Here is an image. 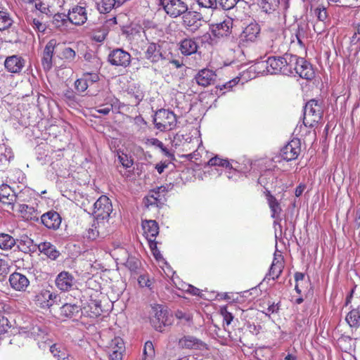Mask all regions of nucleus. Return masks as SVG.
Returning a JSON list of instances; mask_svg holds the SVG:
<instances>
[{
    "label": "nucleus",
    "instance_id": "1",
    "mask_svg": "<svg viewBox=\"0 0 360 360\" xmlns=\"http://www.w3.org/2000/svg\"><path fill=\"white\" fill-rule=\"evenodd\" d=\"M323 112L321 102L316 99L308 101L304 108L303 125L314 127L321 120Z\"/></svg>",
    "mask_w": 360,
    "mask_h": 360
},
{
    "label": "nucleus",
    "instance_id": "2",
    "mask_svg": "<svg viewBox=\"0 0 360 360\" xmlns=\"http://www.w3.org/2000/svg\"><path fill=\"white\" fill-rule=\"evenodd\" d=\"M153 123L160 131H168L176 128L177 118L172 111L162 108L155 113Z\"/></svg>",
    "mask_w": 360,
    "mask_h": 360
},
{
    "label": "nucleus",
    "instance_id": "3",
    "mask_svg": "<svg viewBox=\"0 0 360 360\" xmlns=\"http://www.w3.org/2000/svg\"><path fill=\"white\" fill-rule=\"evenodd\" d=\"M112 210V205L110 198L106 195H101L94 203L92 213L98 222V221H105L108 224V220Z\"/></svg>",
    "mask_w": 360,
    "mask_h": 360
},
{
    "label": "nucleus",
    "instance_id": "4",
    "mask_svg": "<svg viewBox=\"0 0 360 360\" xmlns=\"http://www.w3.org/2000/svg\"><path fill=\"white\" fill-rule=\"evenodd\" d=\"M25 194L23 191L15 194L7 184L0 186V202L11 211L15 210L18 201H25Z\"/></svg>",
    "mask_w": 360,
    "mask_h": 360
},
{
    "label": "nucleus",
    "instance_id": "5",
    "mask_svg": "<svg viewBox=\"0 0 360 360\" xmlns=\"http://www.w3.org/2000/svg\"><path fill=\"white\" fill-rule=\"evenodd\" d=\"M160 4L172 18H177L188 11L187 4L182 0H160Z\"/></svg>",
    "mask_w": 360,
    "mask_h": 360
},
{
    "label": "nucleus",
    "instance_id": "6",
    "mask_svg": "<svg viewBox=\"0 0 360 360\" xmlns=\"http://www.w3.org/2000/svg\"><path fill=\"white\" fill-rule=\"evenodd\" d=\"M257 69L266 68V72L270 74L281 73L283 75V59L282 56H271L265 61L256 64Z\"/></svg>",
    "mask_w": 360,
    "mask_h": 360
},
{
    "label": "nucleus",
    "instance_id": "7",
    "mask_svg": "<svg viewBox=\"0 0 360 360\" xmlns=\"http://www.w3.org/2000/svg\"><path fill=\"white\" fill-rule=\"evenodd\" d=\"M108 60L112 65L126 68L130 65L131 55L122 49H115L110 52Z\"/></svg>",
    "mask_w": 360,
    "mask_h": 360
},
{
    "label": "nucleus",
    "instance_id": "8",
    "mask_svg": "<svg viewBox=\"0 0 360 360\" xmlns=\"http://www.w3.org/2000/svg\"><path fill=\"white\" fill-rule=\"evenodd\" d=\"M301 152V142L298 139H293L289 141L281 150V156L286 161L297 159Z\"/></svg>",
    "mask_w": 360,
    "mask_h": 360
},
{
    "label": "nucleus",
    "instance_id": "9",
    "mask_svg": "<svg viewBox=\"0 0 360 360\" xmlns=\"http://www.w3.org/2000/svg\"><path fill=\"white\" fill-rule=\"evenodd\" d=\"M25 201H18L15 207L20 216L27 221H39V216L37 210L31 205L25 203Z\"/></svg>",
    "mask_w": 360,
    "mask_h": 360
},
{
    "label": "nucleus",
    "instance_id": "10",
    "mask_svg": "<svg viewBox=\"0 0 360 360\" xmlns=\"http://www.w3.org/2000/svg\"><path fill=\"white\" fill-rule=\"evenodd\" d=\"M8 282L12 289L18 292H25L30 286L27 277L19 272H14L9 276Z\"/></svg>",
    "mask_w": 360,
    "mask_h": 360
},
{
    "label": "nucleus",
    "instance_id": "11",
    "mask_svg": "<svg viewBox=\"0 0 360 360\" xmlns=\"http://www.w3.org/2000/svg\"><path fill=\"white\" fill-rule=\"evenodd\" d=\"M345 320L352 328L354 339H360V308L350 311Z\"/></svg>",
    "mask_w": 360,
    "mask_h": 360
},
{
    "label": "nucleus",
    "instance_id": "12",
    "mask_svg": "<svg viewBox=\"0 0 360 360\" xmlns=\"http://www.w3.org/2000/svg\"><path fill=\"white\" fill-rule=\"evenodd\" d=\"M124 352V344L122 338L117 337L112 339L108 346V352L111 360H122Z\"/></svg>",
    "mask_w": 360,
    "mask_h": 360
},
{
    "label": "nucleus",
    "instance_id": "13",
    "mask_svg": "<svg viewBox=\"0 0 360 360\" xmlns=\"http://www.w3.org/2000/svg\"><path fill=\"white\" fill-rule=\"evenodd\" d=\"M41 222L49 229L56 230L61 224V217L60 214L53 210L49 211L43 214L39 217Z\"/></svg>",
    "mask_w": 360,
    "mask_h": 360
},
{
    "label": "nucleus",
    "instance_id": "14",
    "mask_svg": "<svg viewBox=\"0 0 360 360\" xmlns=\"http://www.w3.org/2000/svg\"><path fill=\"white\" fill-rule=\"evenodd\" d=\"M233 19L227 17L222 22L212 25V33L214 37H227L231 32Z\"/></svg>",
    "mask_w": 360,
    "mask_h": 360
},
{
    "label": "nucleus",
    "instance_id": "15",
    "mask_svg": "<svg viewBox=\"0 0 360 360\" xmlns=\"http://www.w3.org/2000/svg\"><path fill=\"white\" fill-rule=\"evenodd\" d=\"M75 279L68 271H61L56 278V285L61 291H69L75 285Z\"/></svg>",
    "mask_w": 360,
    "mask_h": 360
},
{
    "label": "nucleus",
    "instance_id": "16",
    "mask_svg": "<svg viewBox=\"0 0 360 360\" xmlns=\"http://www.w3.org/2000/svg\"><path fill=\"white\" fill-rule=\"evenodd\" d=\"M179 346L182 349H203L206 344L194 336L184 335L179 340Z\"/></svg>",
    "mask_w": 360,
    "mask_h": 360
},
{
    "label": "nucleus",
    "instance_id": "17",
    "mask_svg": "<svg viewBox=\"0 0 360 360\" xmlns=\"http://www.w3.org/2000/svg\"><path fill=\"white\" fill-rule=\"evenodd\" d=\"M56 298V295L51 292L49 290H42L35 295L34 300L36 304L40 307L49 308L54 304V300Z\"/></svg>",
    "mask_w": 360,
    "mask_h": 360
},
{
    "label": "nucleus",
    "instance_id": "18",
    "mask_svg": "<svg viewBox=\"0 0 360 360\" xmlns=\"http://www.w3.org/2000/svg\"><path fill=\"white\" fill-rule=\"evenodd\" d=\"M68 18L69 22L72 24L75 25H83L87 20L86 8L79 6L72 8L68 14Z\"/></svg>",
    "mask_w": 360,
    "mask_h": 360
},
{
    "label": "nucleus",
    "instance_id": "19",
    "mask_svg": "<svg viewBox=\"0 0 360 360\" xmlns=\"http://www.w3.org/2000/svg\"><path fill=\"white\" fill-rule=\"evenodd\" d=\"M314 75V72L311 65L304 58L299 57L295 71V76L298 75L301 78L311 79L313 78Z\"/></svg>",
    "mask_w": 360,
    "mask_h": 360
},
{
    "label": "nucleus",
    "instance_id": "20",
    "mask_svg": "<svg viewBox=\"0 0 360 360\" xmlns=\"http://www.w3.org/2000/svg\"><path fill=\"white\" fill-rule=\"evenodd\" d=\"M216 77L214 71L205 68L197 73L195 79L198 85L205 87L213 84Z\"/></svg>",
    "mask_w": 360,
    "mask_h": 360
},
{
    "label": "nucleus",
    "instance_id": "21",
    "mask_svg": "<svg viewBox=\"0 0 360 360\" xmlns=\"http://www.w3.org/2000/svg\"><path fill=\"white\" fill-rule=\"evenodd\" d=\"M56 46L54 40H50L44 49L41 64L45 71H49L52 68V58Z\"/></svg>",
    "mask_w": 360,
    "mask_h": 360
},
{
    "label": "nucleus",
    "instance_id": "22",
    "mask_svg": "<svg viewBox=\"0 0 360 360\" xmlns=\"http://www.w3.org/2000/svg\"><path fill=\"white\" fill-rule=\"evenodd\" d=\"M145 57L153 63H158L160 60L165 59L161 46L155 43H150L148 44L146 51H145Z\"/></svg>",
    "mask_w": 360,
    "mask_h": 360
},
{
    "label": "nucleus",
    "instance_id": "23",
    "mask_svg": "<svg viewBox=\"0 0 360 360\" xmlns=\"http://www.w3.org/2000/svg\"><path fill=\"white\" fill-rule=\"evenodd\" d=\"M4 65L6 69L12 73L20 72L25 65V60L18 56H11L6 58Z\"/></svg>",
    "mask_w": 360,
    "mask_h": 360
},
{
    "label": "nucleus",
    "instance_id": "24",
    "mask_svg": "<svg viewBox=\"0 0 360 360\" xmlns=\"http://www.w3.org/2000/svg\"><path fill=\"white\" fill-rule=\"evenodd\" d=\"M298 56L291 53H285L283 56V75L288 76H295L297 63H298Z\"/></svg>",
    "mask_w": 360,
    "mask_h": 360
},
{
    "label": "nucleus",
    "instance_id": "25",
    "mask_svg": "<svg viewBox=\"0 0 360 360\" xmlns=\"http://www.w3.org/2000/svg\"><path fill=\"white\" fill-rule=\"evenodd\" d=\"M270 51L274 53H286L288 43L285 42V37L283 34H276L268 44Z\"/></svg>",
    "mask_w": 360,
    "mask_h": 360
},
{
    "label": "nucleus",
    "instance_id": "26",
    "mask_svg": "<svg viewBox=\"0 0 360 360\" xmlns=\"http://www.w3.org/2000/svg\"><path fill=\"white\" fill-rule=\"evenodd\" d=\"M260 33V26L257 22H251L244 29L240 34V39L245 41L253 42Z\"/></svg>",
    "mask_w": 360,
    "mask_h": 360
},
{
    "label": "nucleus",
    "instance_id": "27",
    "mask_svg": "<svg viewBox=\"0 0 360 360\" xmlns=\"http://www.w3.org/2000/svg\"><path fill=\"white\" fill-rule=\"evenodd\" d=\"M105 221H99L96 220L91 226L86 231V237L90 240H95L98 236H105L106 231L105 230Z\"/></svg>",
    "mask_w": 360,
    "mask_h": 360
},
{
    "label": "nucleus",
    "instance_id": "28",
    "mask_svg": "<svg viewBox=\"0 0 360 360\" xmlns=\"http://www.w3.org/2000/svg\"><path fill=\"white\" fill-rule=\"evenodd\" d=\"M34 247H37L40 252L53 260L56 259L60 255L59 251L50 242H43L39 245H34Z\"/></svg>",
    "mask_w": 360,
    "mask_h": 360
},
{
    "label": "nucleus",
    "instance_id": "29",
    "mask_svg": "<svg viewBox=\"0 0 360 360\" xmlns=\"http://www.w3.org/2000/svg\"><path fill=\"white\" fill-rule=\"evenodd\" d=\"M82 313L81 307L75 304L66 303L60 308L61 315L70 319H77L81 316Z\"/></svg>",
    "mask_w": 360,
    "mask_h": 360
},
{
    "label": "nucleus",
    "instance_id": "30",
    "mask_svg": "<svg viewBox=\"0 0 360 360\" xmlns=\"http://www.w3.org/2000/svg\"><path fill=\"white\" fill-rule=\"evenodd\" d=\"M265 195L271 212V217L274 219L278 218L282 211L280 203L278 202L276 198L271 195L269 191H266Z\"/></svg>",
    "mask_w": 360,
    "mask_h": 360
},
{
    "label": "nucleus",
    "instance_id": "31",
    "mask_svg": "<svg viewBox=\"0 0 360 360\" xmlns=\"http://www.w3.org/2000/svg\"><path fill=\"white\" fill-rule=\"evenodd\" d=\"M179 50L185 56H190L196 53L198 45L196 41L192 39H184L180 43Z\"/></svg>",
    "mask_w": 360,
    "mask_h": 360
},
{
    "label": "nucleus",
    "instance_id": "32",
    "mask_svg": "<svg viewBox=\"0 0 360 360\" xmlns=\"http://www.w3.org/2000/svg\"><path fill=\"white\" fill-rule=\"evenodd\" d=\"M143 229L146 238H155L159 233V226L154 220H146L142 222Z\"/></svg>",
    "mask_w": 360,
    "mask_h": 360
},
{
    "label": "nucleus",
    "instance_id": "33",
    "mask_svg": "<svg viewBox=\"0 0 360 360\" xmlns=\"http://www.w3.org/2000/svg\"><path fill=\"white\" fill-rule=\"evenodd\" d=\"M154 311L155 313L151 319V322L157 330L162 331V327L166 325V311H164L162 309L158 310V308H155Z\"/></svg>",
    "mask_w": 360,
    "mask_h": 360
},
{
    "label": "nucleus",
    "instance_id": "34",
    "mask_svg": "<svg viewBox=\"0 0 360 360\" xmlns=\"http://www.w3.org/2000/svg\"><path fill=\"white\" fill-rule=\"evenodd\" d=\"M13 158L11 150L4 145H0V171L6 168Z\"/></svg>",
    "mask_w": 360,
    "mask_h": 360
},
{
    "label": "nucleus",
    "instance_id": "35",
    "mask_svg": "<svg viewBox=\"0 0 360 360\" xmlns=\"http://www.w3.org/2000/svg\"><path fill=\"white\" fill-rule=\"evenodd\" d=\"M283 267L284 265L282 259H278L275 257L270 266L269 275L271 276L273 280L277 279L281 274Z\"/></svg>",
    "mask_w": 360,
    "mask_h": 360
},
{
    "label": "nucleus",
    "instance_id": "36",
    "mask_svg": "<svg viewBox=\"0 0 360 360\" xmlns=\"http://www.w3.org/2000/svg\"><path fill=\"white\" fill-rule=\"evenodd\" d=\"M50 352L58 360H72L67 351L60 345L54 344L50 347Z\"/></svg>",
    "mask_w": 360,
    "mask_h": 360
},
{
    "label": "nucleus",
    "instance_id": "37",
    "mask_svg": "<svg viewBox=\"0 0 360 360\" xmlns=\"http://www.w3.org/2000/svg\"><path fill=\"white\" fill-rule=\"evenodd\" d=\"M84 310L90 317H97L100 316L102 312L101 305L94 300H91L88 306L84 307Z\"/></svg>",
    "mask_w": 360,
    "mask_h": 360
},
{
    "label": "nucleus",
    "instance_id": "38",
    "mask_svg": "<svg viewBox=\"0 0 360 360\" xmlns=\"http://www.w3.org/2000/svg\"><path fill=\"white\" fill-rule=\"evenodd\" d=\"M280 0H262L259 6L265 13H271L278 8Z\"/></svg>",
    "mask_w": 360,
    "mask_h": 360
},
{
    "label": "nucleus",
    "instance_id": "39",
    "mask_svg": "<svg viewBox=\"0 0 360 360\" xmlns=\"http://www.w3.org/2000/svg\"><path fill=\"white\" fill-rule=\"evenodd\" d=\"M15 240L10 235L0 233V248L4 250H11L15 245Z\"/></svg>",
    "mask_w": 360,
    "mask_h": 360
},
{
    "label": "nucleus",
    "instance_id": "40",
    "mask_svg": "<svg viewBox=\"0 0 360 360\" xmlns=\"http://www.w3.org/2000/svg\"><path fill=\"white\" fill-rule=\"evenodd\" d=\"M97 8L101 13H109L115 4V0H100L96 3Z\"/></svg>",
    "mask_w": 360,
    "mask_h": 360
},
{
    "label": "nucleus",
    "instance_id": "41",
    "mask_svg": "<svg viewBox=\"0 0 360 360\" xmlns=\"http://www.w3.org/2000/svg\"><path fill=\"white\" fill-rule=\"evenodd\" d=\"M306 31L304 26L302 24H298L297 27L295 31L294 36H292L293 38L291 39V42L295 41V39H297V43L300 46H304L303 39L305 37Z\"/></svg>",
    "mask_w": 360,
    "mask_h": 360
},
{
    "label": "nucleus",
    "instance_id": "42",
    "mask_svg": "<svg viewBox=\"0 0 360 360\" xmlns=\"http://www.w3.org/2000/svg\"><path fill=\"white\" fill-rule=\"evenodd\" d=\"M13 20L8 13L6 11H0V30L3 31L11 26Z\"/></svg>",
    "mask_w": 360,
    "mask_h": 360
},
{
    "label": "nucleus",
    "instance_id": "43",
    "mask_svg": "<svg viewBox=\"0 0 360 360\" xmlns=\"http://www.w3.org/2000/svg\"><path fill=\"white\" fill-rule=\"evenodd\" d=\"M141 262L138 258L133 256H129L126 262L125 266L131 272L136 273L139 269Z\"/></svg>",
    "mask_w": 360,
    "mask_h": 360
},
{
    "label": "nucleus",
    "instance_id": "44",
    "mask_svg": "<svg viewBox=\"0 0 360 360\" xmlns=\"http://www.w3.org/2000/svg\"><path fill=\"white\" fill-rule=\"evenodd\" d=\"M12 324L10 321L3 314H0V339L1 335L8 333Z\"/></svg>",
    "mask_w": 360,
    "mask_h": 360
},
{
    "label": "nucleus",
    "instance_id": "45",
    "mask_svg": "<svg viewBox=\"0 0 360 360\" xmlns=\"http://www.w3.org/2000/svg\"><path fill=\"white\" fill-rule=\"evenodd\" d=\"M68 22V15L64 13H56L53 16V24L57 27L67 26Z\"/></svg>",
    "mask_w": 360,
    "mask_h": 360
},
{
    "label": "nucleus",
    "instance_id": "46",
    "mask_svg": "<svg viewBox=\"0 0 360 360\" xmlns=\"http://www.w3.org/2000/svg\"><path fill=\"white\" fill-rule=\"evenodd\" d=\"M198 5L201 8L210 9L212 11L219 9L217 0H199Z\"/></svg>",
    "mask_w": 360,
    "mask_h": 360
},
{
    "label": "nucleus",
    "instance_id": "47",
    "mask_svg": "<svg viewBox=\"0 0 360 360\" xmlns=\"http://www.w3.org/2000/svg\"><path fill=\"white\" fill-rule=\"evenodd\" d=\"M240 0H217L219 9L229 11L233 8Z\"/></svg>",
    "mask_w": 360,
    "mask_h": 360
},
{
    "label": "nucleus",
    "instance_id": "48",
    "mask_svg": "<svg viewBox=\"0 0 360 360\" xmlns=\"http://www.w3.org/2000/svg\"><path fill=\"white\" fill-rule=\"evenodd\" d=\"M208 165H211V166H221V167H224L226 168L232 169V167H231L230 162L227 160L221 159V158H218L217 156L212 158L208 161Z\"/></svg>",
    "mask_w": 360,
    "mask_h": 360
},
{
    "label": "nucleus",
    "instance_id": "49",
    "mask_svg": "<svg viewBox=\"0 0 360 360\" xmlns=\"http://www.w3.org/2000/svg\"><path fill=\"white\" fill-rule=\"evenodd\" d=\"M32 334L37 339H44L48 334V330L42 326H35L32 328Z\"/></svg>",
    "mask_w": 360,
    "mask_h": 360
},
{
    "label": "nucleus",
    "instance_id": "50",
    "mask_svg": "<svg viewBox=\"0 0 360 360\" xmlns=\"http://www.w3.org/2000/svg\"><path fill=\"white\" fill-rule=\"evenodd\" d=\"M314 15L320 22H324L328 17L326 8L324 6H318L314 9Z\"/></svg>",
    "mask_w": 360,
    "mask_h": 360
},
{
    "label": "nucleus",
    "instance_id": "51",
    "mask_svg": "<svg viewBox=\"0 0 360 360\" xmlns=\"http://www.w3.org/2000/svg\"><path fill=\"white\" fill-rule=\"evenodd\" d=\"M75 86L76 90L78 92H79V93L84 92L89 86L88 83H87V79L84 78V77L77 79L75 82Z\"/></svg>",
    "mask_w": 360,
    "mask_h": 360
},
{
    "label": "nucleus",
    "instance_id": "52",
    "mask_svg": "<svg viewBox=\"0 0 360 360\" xmlns=\"http://www.w3.org/2000/svg\"><path fill=\"white\" fill-rule=\"evenodd\" d=\"M143 356H147L149 358H153L155 356V349L153 345L151 342L148 341L145 343L144 348H143Z\"/></svg>",
    "mask_w": 360,
    "mask_h": 360
},
{
    "label": "nucleus",
    "instance_id": "53",
    "mask_svg": "<svg viewBox=\"0 0 360 360\" xmlns=\"http://www.w3.org/2000/svg\"><path fill=\"white\" fill-rule=\"evenodd\" d=\"M220 313L223 316L224 324H226L227 326L231 324V321H233V316L232 315L231 313L227 311L226 307L221 308L220 310Z\"/></svg>",
    "mask_w": 360,
    "mask_h": 360
},
{
    "label": "nucleus",
    "instance_id": "54",
    "mask_svg": "<svg viewBox=\"0 0 360 360\" xmlns=\"http://www.w3.org/2000/svg\"><path fill=\"white\" fill-rule=\"evenodd\" d=\"M119 162L125 168H129L133 165V160L129 158L126 154L122 153L118 155Z\"/></svg>",
    "mask_w": 360,
    "mask_h": 360
},
{
    "label": "nucleus",
    "instance_id": "55",
    "mask_svg": "<svg viewBox=\"0 0 360 360\" xmlns=\"http://www.w3.org/2000/svg\"><path fill=\"white\" fill-rule=\"evenodd\" d=\"M62 55L65 59L72 61L76 56V53L72 48L66 47L63 49Z\"/></svg>",
    "mask_w": 360,
    "mask_h": 360
},
{
    "label": "nucleus",
    "instance_id": "56",
    "mask_svg": "<svg viewBox=\"0 0 360 360\" xmlns=\"http://www.w3.org/2000/svg\"><path fill=\"white\" fill-rule=\"evenodd\" d=\"M30 24L32 26L33 29H34L36 31L44 32L46 30V25L43 24L41 22H40L38 19H32Z\"/></svg>",
    "mask_w": 360,
    "mask_h": 360
},
{
    "label": "nucleus",
    "instance_id": "57",
    "mask_svg": "<svg viewBox=\"0 0 360 360\" xmlns=\"http://www.w3.org/2000/svg\"><path fill=\"white\" fill-rule=\"evenodd\" d=\"M138 282L141 287H148L149 288H151L152 282L148 278L147 276H145V275L140 276L138 278Z\"/></svg>",
    "mask_w": 360,
    "mask_h": 360
},
{
    "label": "nucleus",
    "instance_id": "58",
    "mask_svg": "<svg viewBox=\"0 0 360 360\" xmlns=\"http://www.w3.org/2000/svg\"><path fill=\"white\" fill-rule=\"evenodd\" d=\"M112 110V104H106L104 105H100L97 108H96V111L100 114H103L104 115H108L109 112Z\"/></svg>",
    "mask_w": 360,
    "mask_h": 360
},
{
    "label": "nucleus",
    "instance_id": "59",
    "mask_svg": "<svg viewBox=\"0 0 360 360\" xmlns=\"http://www.w3.org/2000/svg\"><path fill=\"white\" fill-rule=\"evenodd\" d=\"M107 34L105 30L98 31L93 34L92 39L97 42H102L105 39Z\"/></svg>",
    "mask_w": 360,
    "mask_h": 360
},
{
    "label": "nucleus",
    "instance_id": "60",
    "mask_svg": "<svg viewBox=\"0 0 360 360\" xmlns=\"http://www.w3.org/2000/svg\"><path fill=\"white\" fill-rule=\"evenodd\" d=\"M33 243V240L31 238H28L27 236H25L22 237L20 240L19 246L25 245L27 246V248L29 249V250L30 251L32 249H34V248H35Z\"/></svg>",
    "mask_w": 360,
    "mask_h": 360
},
{
    "label": "nucleus",
    "instance_id": "61",
    "mask_svg": "<svg viewBox=\"0 0 360 360\" xmlns=\"http://www.w3.org/2000/svg\"><path fill=\"white\" fill-rule=\"evenodd\" d=\"M84 78H86L87 79V82L90 81L92 83L96 82L99 79V77H98V75L97 74H96V73H89V72L84 73Z\"/></svg>",
    "mask_w": 360,
    "mask_h": 360
},
{
    "label": "nucleus",
    "instance_id": "62",
    "mask_svg": "<svg viewBox=\"0 0 360 360\" xmlns=\"http://www.w3.org/2000/svg\"><path fill=\"white\" fill-rule=\"evenodd\" d=\"M186 291L193 295H197V296L201 297L200 290L191 285H187V288L186 289Z\"/></svg>",
    "mask_w": 360,
    "mask_h": 360
},
{
    "label": "nucleus",
    "instance_id": "63",
    "mask_svg": "<svg viewBox=\"0 0 360 360\" xmlns=\"http://www.w3.org/2000/svg\"><path fill=\"white\" fill-rule=\"evenodd\" d=\"M159 193H155V194H152L147 198L148 205H153L157 202L158 200Z\"/></svg>",
    "mask_w": 360,
    "mask_h": 360
},
{
    "label": "nucleus",
    "instance_id": "64",
    "mask_svg": "<svg viewBox=\"0 0 360 360\" xmlns=\"http://www.w3.org/2000/svg\"><path fill=\"white\" fill-rule=\"evenodd\" d=\"M354 223L358 226V227L360 226V207L356 211Z\"/></svg>",
    "mask_w": 360,
    "mask_h": 360
}]
</instances>
